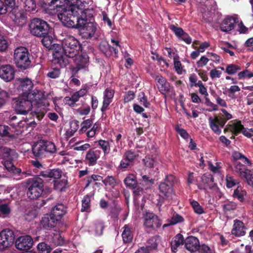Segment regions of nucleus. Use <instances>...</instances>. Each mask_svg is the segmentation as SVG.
Segmentation results:
<instances>
[{
    "mask_svg": "<svg viewBox=\"0 0 253 253\" xmlns=\"http://www.w3.org/2000/svg\"><path fill=\"white\" fill-rule=\"evenodd\" d=\"M15 84L17 85V89L20 93L19 95L28 96L33 90L34 86L32 80L28 78H16Z\"/></svg>",
    "mask_w": 253,
    "mask_h": 253,
    "instance_id": "nucleus-11",
    "label": "nucleus"
},
{
    "mask_svg": "<svg viewBox=\"0 0 253 253\" xmlns=\"http://www.w3.org/2000/svg\"><path fill=\"white\" fill-rule=\"evenodd\" d=\"M100 51L107 57H110L114 53L116 57H117L118 49L112 47L108 42H102L99 45Z\"/></svg>",
    "mask_w": 253,
    "mask_h": 253,
    "instance_id": "nucleus-25",
    "label": "nucleus"
},
{
    "mask_svg": "<svg viewBox=\"0 0 253 253\" xmlns=\"http://www.w3.org/2000/svg\"><path fill=\"white\" fill-rule=\"evenodd\" d=\"M209 125L211 130L216 134L219 135L221 133V130L219 126L223 127L227 120L224 117L215 116L214 118L210 117L209 118Z\"/></svg>",
    "mask_w": 253,
    "mask_h": 253,
    "instance_id": "nucleus-18",
    "label": "nucleus"
},
{
    "mask_svg": "<svg viewBox=\"0 0 253 253\" xmlns=\"http://www.w3.org/2000/svg\"><path fill=\"white\" fill-rule=\"evenodd\" d=\"M233 157L234 159L235 160V161L234 162V170L235 171V163L236 162H238L240 164H241L239 160H241L243 163H245V164H248L249 165L251 164V162L250 160L244 155L242 154L241 153L239 152H235L233 155Z\"/></svg>",
    "mask_w": 253,
    "mask_h": 253,
    "instance_id": "nucleus-40",
    "label": "nucleus"
},
{
    "mask_svg": "<svg viewBox=\"0 0 253 253\" xmlns=\"http://www.w3.org/2000/svg\"><path fill=\"white\" fill-rule=\"evenodd\" d=\"M235 172L239 173L240 177L246 181L247 183L253 187V171L247 169V167L242 164L236 162Z\"/></svg>",
    "mask_w": 253,
    "mask_h": 253,
    "instance_id": "nucleus-13",
    "label": "nucleus"
},
{
    "mask_svg": "<svg viewBox=\"0 0 253 253\" xmlns=\"http://www.w3.org/2000/svg\"><path fill=\"white\" fill-rule=\"evenodd\" d=\"M12 149L4 146H0V158L3 160H9Z\"/></svg>",
    "mask_w": 253,
    "mask_h": 253,
    "instance_id": "nucleus-43",
    "label": "nucleus"
},
{
    "mask_svg": "<svg viewBox=\"0 0 253 253\" xmlns=\"http://www.w3.org/2000/svg\"><path fill=\"white\" fill-rule=\"evenodd\" d=\"M155 81L157 88L160 92L164 95L165 98L167 97L166 94L174 92L173 87L170 85L167 79L161 75L156 76Z\"/></svg>",
    "mask_w": 253,
    "mask_h": 253,
    "instance_id": "nucleus-15",
    "label": "nucleus"
},
{
    "mask_svg": "<svg viewBox=\"0 0 253 253\" xmlns=\"http://www.w3.org/2000/svg\"><path fill=\"white\" fill-rule=\"evenodd\" d=\"M10 94L5 90L0 91V109L4 108L10 101Z\"/></svg>",
    "mask_w": 253,
    "mask_h": 253,
    "instance_id": "nucleus-39",
    "label": "nucleus"
},
{
    "mask_svg": "<svg viewBox=\"0 0 253 253\" xmlns=\"http://www.w3.org/2000/svg\"><path fill=\"white\" fill-rule=\"evenodd\" d=\"M201 179L202 183L196 184L199 189L206 190L207 188L211 189L217 187L216 184L214 183V178L211 175L204 174Z\"/></svg>",
    "mask_w": 253,
    "mask_h": 253,
    "instance_id": "nucleus-22",
    "label": "nucleus"
},
{
    "mask_svg": "<svg viewBox=\"0 0 253 253\" xmlns=\"http://www.w3.org/2000/svg\"><path fill=\"white\" fill-rule=\"evenodd\" d=\"M10 130V128L5 125H0V136L5 137L8 136L12 137V135H10L9 131Z\"/></svg>",
    "mask_w": 253,
    "mask_h": 253,
    "instance_id": "nucleus-62",
    "label": "nucleus"
},
{
    "mask_svg": "<svg viewBox=\"0 0 253 253\" xmlns=\"http://www.w3.org/2000/svg\"><path fill=\"white\" fill-rule=\"evenodd\" d=\"M190 203L195 213L198 214H201L205 212L203 208L198 202L195 200H192L190 201Z\"/></svg>",
    "mask_w": 253,
    "mask_h": 253,
    "instance_id": "nucleus-53",
    "label": "nucleus"
},
{
    "mask_svg": "<svg viewBox=\"0 0 253 253\" xmlns=\"http://www.w3.org/2000/svg\"><path fill=\"white\" fill-rule=\"evenodd\" d=\"M231 234L236 237L244 236L246 234L244 223L240 220L235 219L234 221Z\"/></svg>",
    "mask_w": 253,
    "mask_h": 253,
    "instance_id": "nucleus-26",
    "label": "nucleus"
},
{
    "mask_svg": "<svg viewBox=\"0 0 253 253\" xmlns=\"http://www.w3.org/2000/svg\"><path fill=\"white\" fill-rule=\"evenodd\" d=\"M246 192L242 190V187L238 186L235 190L233 195L234 198L238 199L240 202H243L244 200V195Z\"/></svg>",
    "mask_w": 253,
    "mask_h": 253,
    "instance_id": "nucleus-50",
    "label": "nucleus"
},
{
    "mask_svg": "<svg viewBox=\"0 0 253 253\" xmlns=\"http://www.w3.org/2000/svg\"><path fill=\"white\" fill-rule=\"evenodd\" d=\"M236 24V19L232 17H228L225 18L220 25V29L221 31L228 33L234 28Z\"/></svg>",
    "mask_w": 253,
    "mask_h": 253,
    "instance_id": "nucleus-27",
    "label": "nucleus"
},
{
    "mask_svg": "<svg viewBox=\"0 0 253 253\" xmlns=\"http://www.w3.org/2000/svg\"><path fill=\"white\" fill-rule=\"evenodd\" d=\"M178 56H174L173 58L174 66L175 71L178 74H181L182 73V67L181 62L178 60Z\"/></svg>",
    "mask_w": 253,
    "mask_h": 253,
    "instance_id": "nucleus-64",
    "label": "nucleus"
},
{
    "mask_svg": "<svg viewBox=\"0 0 253 253\" xmlns=\"http://www.w3.org/2000/svg\"><path fill=\"white\" fill-rule=\"evenodd\" d=\"M90 207V197L88 195H85L82 200L81 211H88Z\"/></svg>",
    "mask_w": 253,
    "mask_h": 253,
    "instance_id": "nucleus-48",
    "label": "nucleus"
},
{
    "mask_svg": "<svg viewBox=\"0 0 253 253\" xmlns=\"http://www.w3.org/2000/svg\"><path fill=\"white\" fill-rule=\"evenodd\" d=\"M123 229L122 236L124 243H130L133 239V234L131 231L130 226L126 224L124 226Z\"/></svg>",
    "mask_w": 253,
    "mask_h": 253,
    "instance_id": "nucleus-34",
    "label": "nucleus"
},
{
    "mask_svg": "<svg viewBox=\"0 0 253 253\" xmlns=\"http://www.w3.org/2000/svg\"><path fill=\"white\" fill-rule=\"evenodd\" d=\"M32 151L36 159H42L47 157L49 154L55 153L56 152V148L54 143L41 140L34 144Z\"/></svg>",
    "mask_w": 253,
    "mask_h": 253,
    "instance_id": "nucleus-3",
    "label": "nucleus"
},
{
    "mask_svg": "<svg viewBox=\"0 0 253 253\" xmlns=\"http://www.w3.org/2000/svg\"><path fill=\"white\" fill-rule=\"evenodd\" d=\"M177 25V24H171L169 26V28L174 33L175 35L179 39V38L182 36V34L184 33V31L182 28L179 27Z\"/></svg>",
    "mask_w": 253,
    "mask_h": 253,
    "instance_id": "nucleus-54",
    "label": "nucleus"
},
{
    "mask_svg": "<svg viewBox=\"0 0 253 253\" xmlns=\"http://www.w3.org/2000/svg\"><path fill=\"white\" fill-rule=\"evenodd\" d=\"M66 212V208L65 206L62 204H58L52 209L50 213L60 220Z\"/></svg>",
    "mask_w": 253,
    "mask_h": 253,
    "instance_id": "nucleus-30",
    "label": "nucleus"
},
{
    "mask_svg": "<svg viewBox=\"0 0 253 253\" xmlns=\"http://www.w3.org/2000/svg\"><path fill=\"white\" fill-rule=\"evenodd\" d=\"M157 246L158 244L156 242V238L152 237L148 240L147 245L145 247H141V250L143 253H149V252L156 250Z\"/></svg>",
    "mask_w": 253,
    "mask_h": 253,
    "instance_id": "nucleus-37",
    "label": "nucleus"
},
{
    "mask_svg": "<svg viewBox=\"0 0 253 253\" xmlns=\"http://www.w3.org/2000/svg\"><path fill=\"white\" fill-rule=\"evenodd\" d=\"M184 244L186 250L191 253L198 251L200 248V242L197 238L190 236L184 240L183 236L179 233L173 238L171 242V251L175 253L177 252V248Z\"/></svg>",
    "mask_w": 253,
    "mask_h": 253,
    "instance_id": "nucleus-2",
    "label": "nucleus"
},
{
    "mask_svg": "<svg viewBox=\"0 0 253 253\" xmlns=\"http://www.w3.org/2000/svg\"><path fill=\"white\" fill-rule=\"evenodd\" d=\"M61 74V71L60 68L58 67H51L48 73L47 74V76L51 79H56L59 77Z\"/></svg>",
    "mask_w": 253,
    "mask_h": 253,
    "instance_id": "nucleus-49",
    "label": "nucleus"
},
{
    "mask_svg": "<svg viewBox=\"0 0 253 253\" xmlns=\"http://www.w3.org/2000/svg\"><path fill=\"white\" fill-rule=\"evenodd\" d=\"M14 232L9 229H5L0 232V251H2L11 246L14 242Z\"/></svg>",
    "mask_w": 253,
    "mask_h": 253,
    "instance_id": "nucleus-12",
    "label": "nucleus"
},
{
    "mask_svg": "<svg viewBox=\"0 0 253 253\" xmlns=\"http://www.w3.org/2000/svg\"><path fill=\"white\" fill-rule=\"evenodd\" d=\"M134 151L131 150L126 151L123 155V157L126 159L127 161H129L133 165L134 163V160L137 156Z\"/></svg>",
    "mask_w": 253,
    "mask_h": 253,
    "instance_id": "nucleus-47",
    "label": "nucleus"
},
{
    "mask_svg": "<svg viewBox=\"0 0 253 253\" xmlns=\"http://www.w3.org/2000/svg\"><path fill=\"white\" fill-rule=\"evenodd\" d=\"M124 182L127 187L134 189L137 185L136 176L133 174H129L125 178Z\"/></svg>",
    "mask_w": 253,
    "mask_h": 253,
    "instance_id": "nucleus-38",
    "label": "nucleus"
},
{
    "mask_svg": "<svg viewBox=\"0 0 253 253\" xmlns=\"http://www.w3.org/2000/svg\"><path fill=\"white\" fill-rule=\"evenodd\" d=\"M54 188L59 192L65 191L68 188V182L67 179L63 178L57 180H54Z\"/></svg>",
    "mask_w": 253,
    "mask_h": 253,
    "instance_id": "nucleus-32",
    "label": "nucleus"
},
{
    "mask_svg": "<svg viewBox=\"0 0 253 253\" xmlns=\"http://www.w3.org/2000/svg\"><path fill=\"white\" fill-rule=\"evenodd\" d=\"M79 3V0H60L59 4H57V9H61L60 7H71L75 6Z\"/></svg>",
    "mask_w": 253,
    "mask_h": 253,
    "instance_id": "nucleus-41",
    "label": "nucleus"
},
{
    "mask_svg": "<svg viewBox=\"0 0 253 253\" xmlns=\"http://www.w3.org/2000/svg\"><path fill=\"white\" fill-rule=\"evenodd\" d=\"M62 48L70 58H74L79 53L81 48L79 41L73 36H68L62 42Z\"/></svg>",
    "mask_w": 253,
    "mask_h": 253,
    "instance_id": "nucleus-8",
    "label": "nucleus"
},
{
    "mask_svg": "<svg viewBox=\"0 0 253 253\" xmlns=\"http://www.w3.org/2000/svg\"><path fill=\"white\" fill-rule=\"evenodd\" d=\"M36 159L34 160H31L30 163L31 165L34 168V170L36 172H38L42 169H44V165L41 163L38 160Z\"/></svg>",
    "mask_w": 253,
    "mask_h": 253,
    "instance_id": "nucleus-52",
    "label": "nucleus"
},
{
    "mask_svg": "<svg viewBox=\"0 0 253 253\" xmlns=\"http://www.w3.org/2000/svg\"><path fill=\"white\" fill-rule=\"evenodd\" d=\"M88 57L86 54H81L75 56V67L73 68L72 72L75 74L78 73L82 69H86L88 65Z\"/></svg>",
    "mask_w": 253,
    "mask_h": 253,
    "instance_id": "nucleus-20",
    "label": "nucleus"
},
{
    "mask_svg": "<svg viewBox=\"0 0 253 253\" xmlns=\"http://www.w3.org/2000/svg\"><path fill=\"white\" fill-rule=\"evenodd\" d=\"M62 174V171L59 169H50L49 178L57 180L61 177Z\"/></svg>",
    "mask_w": 253,
    "mask_h": 253,
    "instance_id": "nucleus-56",
    "label": "nucleus"
},
{
    "mask_svg": "<svg viewBox=\"0 0 253 253\" xmlns=\"http://www.w3.org/2000/svg\"><path fill=\"white\" fill-rule=\"evenodd\" d=\"M134 165L127 161L126 159L123 157V159L121 160L120 164L118 167V169L122 171H125L128 169L131 168Z\"/></svg>",
    "mask_w": 253,
    "mask_h": 253,
    "instance_id": "nucleus-51",
    "label": "nucleus"
},
{
    "mask_svg": "<svg viewBox=\"0 0 253 253\" xmlns=\"http://www.w3.org/2000/svg\"><path fill=\"white\" fill-rule=\"evenodd\" d=\"M12 107L17 114L26 115L33 108V104L28 96L19 95L12 100Z\"/></svg>",
    "mask_w": 253,
    "mask_h": 253,
    "instance_id": "nucleus-7",
    "label": "nucleus"
},
{
    "mask_svg": "<svg viewBox=\"0 0 253 253\" xmlns=\"http://www.w3.org/2000/svg\"><path fill=\"white\" fill-rule=\"evenodd\" d=\"M30 53L27 48L19 47L14 50L13 60L16 66L21 70H25L32 66Z\"/></svg>",
    "mask_w": 253,
    "mask_h": 253,
    "instance_id": "nucleus-5",
    "label": "nucleus"
},
{
    "mask_svg": "<svg viewBox=\"0 0 253 253\" xmlns=\"http://www.w3.org/2000/svg\"><path fill=\"white\" fill-rule=\"evenodd\" d=\"M60 1V0H41V3L43 8H48L54 4L56 7L57 4H59Z\"/></svg>",
    "mask_w": 253,
    "mask_h": 253,
    "instance_id": "nucleus-59",
    "label": "nucleus"
},
{
    "mask_svg": "<svg viewBox=\"0 0 253 253\" xmlns=\"http://www.w3.org/2000/svg\"><path fill=\"white\" fill-rule=\"evenodd\" d=\"M8 42L7 39L2 35L0 36V51L4 52L8 47Z\"/></svg>",
    "mask_w": 253,
    "mask_h": 253,
    "instance_id": "nucleus-63",
    "label": "nucleus"
},
{
    "mask_svg": "<svg viewBox=\"0 0 253 253\" xmlns=\"http://www.w3.org/2000/svg\"><path fill=\"white\" fill-rule=\"evenodd\" d=\"M57 10V16L64 26L70 28L78 29L83 25L81 17V11L77 7H60Z\"/></svg>",
    "mask_w": 253,
    "mask_h": 253,
    "instance_id": "nucleus-1",
    "label": "nucleus"
},
{
    "mask_svg": "<svg viewBox=\"0 0 253 253\" xmlns=\"http://www.w3.org/2000/svg\"><path fill=\"white\" fill-rule=\"evenodd\" d=\"M20 4L26 12H36L37 11L35 0H20Z\"/></svg>",
    "mask_w": 253,
    "mask_h": 253,
    "instance_id": "nucleus-31",
    "label": "nucleus"
},
{
    "mask_svg": "<svg viewBox=\"0 0 253 253\" xmlns=\"http://www.w3.org/2000/svg\"><path fill=\"white\" fill-rule=\"evenodd\" d=\"M103 179L102 176L97 174H92L91 176H88L86 178V183L85 186V188L88 187L90 185L93 184V187L96 186V187H99L100 183L97 182V181H102Z\"/></svg>",
    "mask_w": 253,
    "mask_h": 253,
    "instance_id": "nucleus-33",
    "label": "nucleus"
},
{
    "mask_svg": "<svg viewBox=\"0 0 253 253\" xmlns=\"http://www.w3.org/2000/svg\"><path fill=\"white\" fill-rule=\"evenodd\" d=\"M184 218L180 215L175 213L173 214L172 217L168 220L169 225H175L178 223H181L184 221Z\"/></svg>",
    "mask_w": 253,
    "mask_h": 253,
    "instance_id": "nucleus-57",
    "label": "nucleus"
},
{
    "mask_svg": "<svg viewBox=\"0 0 253 253\" xmlns=\"http://www.w3.org/2000/svg\"><path fill=\"white\" fill-rule=\"evenodd\" d=\"M240 90L241 89L238 85H231L230 88L227 89L226 92H224V94H228L229 97L231 99H235L237 98L235 93L240 91Z\"/></svg>",
    "mask_w": 253,
    "mask_h": 253,
    "instance_id": "nucleus-45",
    "label": "nucleus"
},
{
    "mask_svg": "<svg viewBox=\"0 0 253 253\" xmlns=\"http://www.w3.org/2000/svg\"><path fill=\"white\" fill-rule=\"evenodd\" d=\"M33 239L29 235L21 236L15 241V246L19 251L28 252L33 245Z\"/></svg>",
    "mask_w": 253,
    "mask_h": 253,
    "instance_id": "nucleus-16",
    "label": "nucleus"
},
{
    "mask_svg": "<svg viewBox=\"0 0 253 253\" xmlns=\"http://www.w3.org/2000/svg\"><path fill=\"white\" fill-rule=\"evenodd\" d=\"M101 151L92 148L89 149L86 153L84 163L88 166H94L97 163V160L100 158Z\"/></svg>",
    "mask_w": 253,
    "mask_h": 253,
    "instance_id": "nucleus-21",
    "label": "nucleus"
},
{
    "mask_svg": "<svg viewBox=\"0 0 253 253\" xmlns=\"http://www.w3.org/2000/svg\"><path fill=\"white\" fill-rule=\"evenodd\" d=\"M27 195L30 199H37L43 191V180L39 176L29 178L26 182Z\"/></svg>",
    "mask_w": 253,
    "mask_h": 253,
    "instance_id": "nucleus-6",
    "label": "nucleus"
},
{
    "mask_svg": "<svg viewBox=\"0 0 253 253\" xmlns=\"http://www.w3.org/2000/svg\"><path fill=\"white\" fill-rule=\"evenodd\" d=\"M37 249L39 252H45L46 253H50L52 248L45 242H41L37 245Z\"/></svg>",
    "mask_w": 253,
    "mask_h": 253,
    "instance_id": "nucleus-55",
    "label": "nucleus"
},
{
    "mask_svg": "<svg viewBox=\"0 0 253 253\" xmlns=\"http://www.w3.org/2000/svg\"><path fill=\"white\" fill-rule=\"evenodd\" d=\"M144 218L143 225L146 228L156 230L162 225V221L159 217L153 212H146Z\"/></svg>",
    "mask_w": 253,
    "mask_h": 253,
    "instance_id": "nucleus-14",
    "label": "nucleus"
},
{
    "mask_svg": "<svg viewBox=\"0 0 253 253\" xmlns=\"http://www.w3.org/2000/svg\"><path fill=\"white\" fill-rule=\"evenodd\" d=\"M80 30V35L86 39H91L94 37L96 27L93 22L85 23Z\"/></svg>",
    "mask_w": 253,
    "mask_h": 253,
    "instance_id": "nucleus-19",
    "label": "nucleus"
},
{
    "mask_svg": "<svg viewBox=\"0 0 253 253\" xmlns=\"http://www.w3.org/2000/svg\"><path fill=\"white\" fill-rule=\"evenodd\" d=\"M44 95L42 91L38 89L32 90L28 95V98L31 100L32 104L34 101L39 103V102L44 98Z\"/></svg>",
    "mask_w": 253,
    "mask_h": 253,
    "instance_id": "nucleus-35",
    "label": "nucleus"
},
{
    "mask_svg": "<svg viewBox=\"0 0 253 253\" xmlns=\"http://www.w3.org/2000/svg\"><path fill=\"white\" fill-rule=\"evenodd\" d=\"M92 4V1L91 0H79V3L74 7L81 10L82 13L84 10L90 8Z\"/></svg>",
    "mask_w": 253,
    "mask_h": 253,
    "instance_id": "nucleus-42",
    "label": "nucleus"
},
{
    "mask_svg": "<svg viewBox=\"0 0 253 253\" xmlns=\"http://www.w3.org/2000/svg\"><path fill=\"white\" fill-rule=\"evenodd\" d=\"M143 161L144 162V165L149 168H154L158 163L157 161L155 159L149 157H146Z\"/></svg>",
    "mask_w": 253,
    "mask_h": 253,
    "instance_id": "nucleus-58",
    "label": "nucleus"
},
{
    "mask_svg": "<svg viewBox=\"0 0 253 253\" xmlns=\"http://www.w3.org/2000/svg\"><path fill=\"white\" fill-rule=\"evenodd\" d=\"M102 181L106 186L109 185L112 188L114 187L117 184L116 179L112 176H107L104 179H102Z\"/></svg>",
    "mask_w": 253,
    "mask_h": 253,
    "instance_id": "nucleus-60",
    "label": "nucleus"
},
{
    "mask_svg": "<svg viewBox=\"0 0 253 253\" xmlns=\"http://www.w3.org/2000/svg\"><path fill=\"white\" fill-rule=\"evenodd\" d=\"M53 59L52 63L58 65L60 68L65 67L69 63L70 58L68 54L65 53L61 46H57L52 52Z\"/></svg>",
    "mask_w": 253,
    "mask_h": 253,
    "instance_id": "nucleus-10",
    "label": "nucleus"
},
{
    "mask_svg": "<svg viewBox=\"0 0 253 253\" xmlns=\"http://www.w3.org/2000/svg\"><path fill=\"white\" fill-rule=\"evenodd\" d=\"M229 128L232 134L237 136L241 133L244 128V126L242 124L241 121L238 120L231 121L228 123Z\"/></svg>",
    "mask_w": 253,
    "mask_h": 253,
    "instance_id": "nucleus-28",
    "label": "nucleus"
},
{
    "mask_svg": "<svg viewBox=\"0 0 253 253\" xmlns=\"http://www.w3.org/2000/svg\"><path fill=\"white\" fill-rule=\"evenodd\" d=\"M13 21L18 26H22L27 22V14L24 10L15 11L13 13Z\"/></svg>",
    "mask_w": 253,
    "mask_h": 253,
    "instance_id": "nucleus-29",
    "label": "nucleus"
},
{
    "mask_svg": "<svg viewBox=\"0 0 253 253\" xmlns=\"http://www.w3.org/2000/svg\"><path fill=\"white\" fill-rule=\"evenodd\" d=\"M175 181V176L169 174L166 176L163 181L159 184V191L165 198H168L173 194V185Z\"/></svg>",
    "mask_w": 253,
    "mask_h": 253,
    "instance_id": "nucleus-9",
    "label": "nucleus"
},
{
    "mask_svg": "<svg viewBox=\"0 0 253 253\" xmlns=\"http://www.w3.org/2000/svg\"><path fill=\"white\" fill-rule=\"evenodd\" d=\"M241 70V67L240 66L235 64H230L226 66L225 72L228 75H232L236 74L238 71Z\"/></svg>",
    "mask_w": 253,
    "mask_h": 253,
    "instance_id": "nucleus-46",
    "label": "nucleus"
},
{
    "mask_svg": "<svg viewBox=\"0 0 253 253\" xmlns=\"http://www.w3.org/2000/svg\"><path fill=\"white\" fill-rule=\"evenodd\" d=\"M94 11L92 7L84 10L81 14V17L84 20L83 25L85 23L91 22V21L93 19V14Z\"/></svg>",
    "mask_w": 253,
    "mask_h": 253,
    "instance_id": "nucleus-36",
    "label": "nucleus"
},
{
    "mask_svg": "<svg viewBox=\"0 0 253 253\" xmlns=\"http://www.w3.org/2000/svg\"><path fill=\"white\" fill-rule=\"evenodd\" d=\"M100 148L103 150L104 155H107L110 151V145L108 141L100 139L97 141Z\"/></svg>",
    "mask_w": 253,
    "mask_h": 253,
    "instance_id": "nucleus-44",
    "label": "nucleus"
},
{
    "mask_svg": "<svg viewBox=\"0 0 253 253\" xmlns=\"http://www.w3.org/2000/svg\"><path fill=\"white\" fill-rule=\"evenodd\" d=\"M59 220L51 213L46 214L42 218L41 225L45 229H49L53 228Z\"/></svg>",
    "mask_w": 253,
    "mask_h": 253,
    "instance_id": "nucleus-24",
    "label": "nucleus"
},
{
    "mask_svg": "<svg viewBox=\"0 0 253 253\" xmlns=\"http://www.w3.org/2000/svg\"><path fill=\"white\" fill-rule=\"evenodd\" d=\"M40 38H42L41 41L42 45L47 48H50L52 45V40L49 34L45 36L41 37Z\"/></svg>",
    "mask_w": 253,
    "mask_h": 253,
    "instance_id": "nucleus-61",
    "label": "nucleus"
},
{
    "mask_svg": "<svg viewBox=\"0 0 253 253\" xmlns=\"http://www.w3.org/2000/svg\"><path fill=\"white\" fill-rule=\"evenodd\" d=\"M16 70L14 67L10 64L0 66V78L6 82L13 80L15 77Z\"/></svg>",
    "mask_w": 253,
    "mask_h": 253,
    "instance_id": "nucleus-17",
    "label": "nucleus"
},
{
    "mask_svg": "<svg viewBox=\"0 0 253 253\" xmlns=\"http://www.w3.org/2000/svg\"><path fill=\"white\" fill-rule=\"evenodd\" d=\"M115 91L113 89L107 88L103 92V101L101 111L105 112L110 103L113 101Z\"/></svg>",
    "mask_w": 253,
    "mask_h": 253,
    "instance_id": "nucleus-23",
    "label": "nucleus"
},
{
    "mask_svg": "<svg viewBox=\"0 0 253 253\" xmlns=\"http://www.w3.org/2000/svg\"><path fill=\"white\" fill-rule=\"evenodd\" d=\"M29 27L30 33L38 38L49 35L52 30L46 21L39 18L32 19Z\"/></svg>",
    "mask_w": 253,
    "mask_h": 253,
    "instance_id": "nucleus-4",
    "label": "nucleus"
}]
</instances>
